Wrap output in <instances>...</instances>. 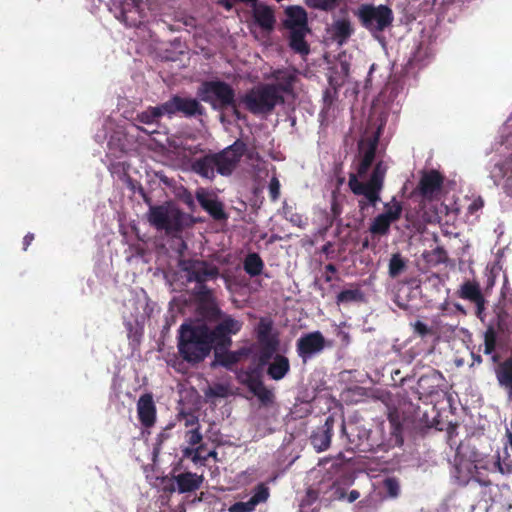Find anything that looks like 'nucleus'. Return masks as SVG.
I'll list each match as a JSON object with an SVG mask.
<instances>
[{
    "label": "nucleus",
    "instance_id": "nucleus-1",
    "mask_svg": "<svg viewBox=\"0 0 512 512\" xmlns=\"http://www.w3.org/2000/svg\"><path fill=\"white\" fill-rule=\"evenodd\" d=\"M390 437L383 439L382 431L366 428L360 422L342 423V433L346 435L349 449L359 453L387 452L403 444L402 425L391 421Z\"/></svg>",
    "mask_w": 512,
    "mask_h": 512
},
{
    "label": "nucleus",
    "instance_id": "nucleus-2",
    "mask_svg": "<svg viewBox=\"0 0 512 512\" xmlns=\"http://www.w3.org/2000/svg\"><path fill=\"white\" fill-rule=\"evenodd\" d=\"M246 150L247 145L238 139L218 153L195 159L191 166L192 171L207 179H213L215 171L222 176L231 175Z\"/></svg>",
    "mask_w": 512,
    "mask_h": 512
},
{
    "label": "nucleus",
    "instance_id": "nucleus-3",
    "mask_svg": "<svg viewBox=\"0 0 512 512\" xmlns=\"http://www.w3.org/2000/svg\"><path fill=\"white\" fill-rule=\"evenodd\" d=\"M210 328L205 324H182L179 329V353L190 363L203 361L213 346Z\"/></svg>",
    "mask_w": 512,
    "mask_h": 512
},
{
    "label": "nucleus",
    "instance_id": "nucleus-4",
    "mask_svg": "<svg viewBox=\"0 0 512 512\" xmlns=\"http://www.w3.org/2000/svg\"><path fill=\"white\" fill-rule=\"evenodd\" d=\"M386 172L387 166L379 161L366 182L360 181L355 174L349 175L348 186L350 190L354 195L363 196L362 199L358 200V207L361 212H364L370 206L375 207L381 200L380 194L384 187Z\"/></svg>",
    "mask_w": 512,
    "mask_h": 512
},
{
    "label": "nucleus",
    "instance_id": "nucleus-5",
    "mask_svg": "<svg viewBox=\"0 0 512 512\" xmlns=\"http://www.w3.org/2000/svg\"><path fill=\"white\" fill-rule=\"evenodd\" d=\"M240 101L254 115H269L277 105L284 104L285 99L275 93L273 84L267 83L251 88Z\"/></svg>",
    "mask_w": 512,
    "mask_h": 512
},
{
    "label": "nucleus",
    "instance_id": "nucleus-6",
    "mask_svg": "<svg viewBox=\"0 0 512 512\" xmlns=\"http://www.w3.org/2000/svg\"><path fill=\"white\" fill-rule=\"evenodd\" d=\"M147 219L151 226L157 230H164L169 234L183 230L186 214L170 204L157 205L150 206Z\"/></svg>",
    "mask_w": 512,
    "mask_h": 512
},
{
    "label": "nucleus",
    "instance_id": "nucleus-7",
    "mask_svg": "<svg viewBox=\"0 0 512 512\" xmlns=\"http://www.w3.org/2000/svg\"><path fill=\"white\" fill-rule=\"evenodd\" d=\"M198 97L212 108L225 110L234 104L235 90L225 81H204L198 88Z\"/></svg>",
    "mask_w": 512,
    "mask_h": 512
},
{
    "label": "nucleus",
    "instance_id": "nucleus-8",
    "mask_svg": "<svg viewBox=\"0 0 512 512\" xmlns=\"http://www.w3.org/2000/svg\"><path fill=\"white\" fill-rule=\"evenodd\" d=\"M263 367L259 364L249 366L238 373V380L259 400L261 405L269 406L274 402L275 395L267 388L262 380Z\"/></svg>",
    "mask_w": 512,
    "mask_h": 512
},
{
    "label": "nucleus",
    "instance_id": "nucleus-9",
    "mask_svg": "<svg viewBox=\"0 0 512 512\" xmlns=\"http://www.w3.org/2000/svg\"><path fill=\"white\" fill-rule=\"evenodd\" d=\"M357 15L362 26L370 32L384 31L394 19L392 10L386 5H362Z\"/></svg>",
    "mask_w": 512,
    "mask_h": 512
},
{
    "label": "nucleus",
    "instance_id": "nucleus-10",
    "mask_svg": "<svg viewBox=\"0 0 512 512\" xmlns=\"http://www.w3.org/2000/svg\"><path fill=\"white\" fill-rule=\"evenodd\" d=\"M180 268L186 273L188 282L206 283L220 276L219 268L211 262L201 259H186L180 261Z\"/></svg>",
    "mask_w": 512,
    "mask_h": 512
},
{
    "label": "nucleus",
    "instance_id": "nucleus-11",
    "mask_svg": "<svg viewBox=\"0 0 512 512\" xmlns=\"http://www.w3.org/2000/svg\"><path fill=\"white\" fill-rule=\"evenodd\" d=\"M213 315L220 318V322L211 330V337L214 343L218 345H231V335H236L243 327V322L233 318L231 315L223 314L222 311L214 307Z\"/></svg>",
    "mask_w": 512,
    "mask_h": 512
},
{
    "label": "nucleus",
    "instance_id": "nucleus-12",
    "mask_svg": "<svg viewBox=\"0 0 512 512\" xmlns=\"http://www.w3.org/2000/svg\"><path fill=\"white\" fill-rule=\"evenodd\" d=\"M326 347V339L320 331L303 334L296 342V352L305 364Z\"/></svg>",
    "mask_w": 512,
    "mask_h": 512
},
{
    "label": "nucleus",
    "instance_id": "nucleus-13",
    "mask_svg": "<svg viewBox=\"0 0 512 512\" xmlns=\"http://www.w3.org/2000/svg\"><path fill=\"white\" fill-rule=\"evenodd\" d=\"M163 109L166 115L181 113L186 117L202 116L205 113L204 107L197 99L186 98L178 95L172 96L163 103Z\"/></svg>",
    "mask_w": 512,
    "mask_h": 512
},
{
    "label": "nucleus",
    "instance_id": "nucleus-14",
    "mask_svg": "<svg viewBox=\"0 0 512 512\" xmlns=\"http://www.w3.org/2000/svg\"><path fill=\"white\" fill-rule=\"evenodd\" d=\"M444 184V176L435 169L424 171L417 185V192L427 201L438 198Z\"/></svg>",
    "mask_w": 512,
    "mask_h": 512
},
{
    "label": "nucleus",
    "instance_id": "nucleus-15",
    "mask_svg": "<svg viewBox=\"0 0 512 512\" xmlns=\"http://www.w3.org/2000/svg\"><path fill=\"white\" fill-rule=\"evenodd\" d=\"M457 296L461 299L467 300L475 305V315L481 321L485 317V303L486 300L482 294L480 284L475 280L464 281L456 292Z\"/></svg>",
    "mask_w": 512,
    "mask_h": 512
},
{
    "label": "nucleus",
    "instance_id": "nucleus-16",
    "mask_svg": "<svg viewBox=\"0 0 512 512\" xmlns=\"http://www.w3.org/2000/svg\"><path fill=\"white\" fill-rule=\"evenodd\" d=\"M445 378L442 373L435 369H430L423 374L417 381V391L419 399L428 398L437 395L445 388Z\"/></svg>",
    "mask_w": 512,
    "mask_h": 512
},
{
    "label": "nucleus",
    "instance_id": "nucleus-17",
    "mask_svg": "<svg viewBox=\"0 0 512 512\" xmlns=\"http://www.w3.org/2000/svg\"><path fill=\"white\" fill-rule=\"evenodd\" d=\"M495 327L512 342V298H505L494 308Z\"/></svg>",
    "mask_w": 512,
    "mask_h": 512
},
{
    "label": "nucleus",
    "instance_id": "nucleus-18",
    "mask_svg": "<svg viewBox=\"0 0 512 512\" xmlns=\"http://www.w3.org/2000/svg\"><path fill=\"white\" fill-rule=\"evenodd\" d=\"M335 418L330 415L323 425L318 426L310 435V443L317 452L326 451L331 444Z\"/></svg>",
    "mask_w": 512,
    "mask_h": 512
},
{
    "label": "nucleus",
    "instance_id": "nucleus-19",
    "mask_svg": "<svg viewBox=\"0 0 512 512\" xmlns=\"http://www.w3.org/2000/svg\"><path fill=\"white\" fill-rule=\"evenodd\" d=\"M137 416L141 425L151 428L157 419V409L152 393L142 394L137 401Z\"/></svg>",
    "mask_w": 512,
    "mask_h": 512
},
{
    "label": "nucleus",
    "instance_id": "nucleus-20",
    "mask_svg": "<svg viewBox=\"0 0 512 512\" xmlns=\"http://www.w3.org/2000/svg\"><path fill=\"white\" fill-rule=\"evenodd\" d=\"M196 198L200 206L217 221L226 220L227 214L224 211L223 204L217 199L209 197L205 191H198Z\"/></svg>",
    "mask_w": 512,
    "mask_h": 512
},
{
    "label": "nucleus",
    "instance_id": "nucleus-21",
    "mask_svg": "<svg viewBox=\"0 0 512 512\" xmlns=\"http://www.w3.org/2000/svg\"><path fill=\"white\" fill-rule=\"evenodd\" d=\"M177 484V491L180 494L194 492L198 490L203 483V476L193 472H183L173 476Z\"/></svg>",
    "mask_w": 512,
    "mask_h": 512
},
{
    "label": "nucleus",
    "instance_id": "nucleus-22",
    "mask_svg": "<svg viewBox=\"0 0 512 512\" xmlns=\"http://www.w3.org/2000/svg\"><path fill=\"white\" fill-rule=\"evenodd\" d=\"M267 365L266 373L270 379L275 381L282 380L290 372L289 359L282 354H276L273 361Z\"/></svg>",
    "mask_w": 512,
    "mask_h": 512
},
{
    "label": "nucleus",
    "instance_id": "nucleus-23",
    "mask_svg": "<svg viewBox=\"0 0 512 512\" xmlns=\"http://www.w3.org/2000/svg\"><path fill=\"white\" fill-rule=\"evenodd\" d=\"M484 339V354L490 355L493 363H499L501 356L495 352L498 345L497 331L494 323L488 325L483 335Z\"/></svg>",
    "mask_w": 512,
    "mask_h": 512
},
{
    "label": "nucleus",
    "instance_id": "nucleus-24",
    "mask_svg": "<svg viewBox=\"0 0 512 512\" xmlns=\"http://www.w3.org/2000/svg\"><path fill=\"white\" fill-rule=\"evenodd\" d=\"M378 147V138L370 140L366 149L363 152L361 160L357 166V175L359 177H364L368 170L370 169L372 163L374 162L376 151Z\"/></svg>",
    "mask_w": 512,
    "mask_h": 512
},
{
    "label": "nucleus",
    "instance_id": "nucleus-25",
    "mask_svg": "<svg viewBox=\"0 0 512 512\" xmlns=\"http://www.w3.org/2000/svg\"><path fill=\"white\" fill-rule=\"evenodd\" d=\"M353 32L351 22L346 18L339 19L332 25V37L339 45L346 43Z\"/></svg>",
    "mask_w": 512,
    "mask_h": 512
},
{
    "label": "nucleus",
    "instance_id": "nucleus-26",
    "mask_svg": "<svg viewBox=\"0 0 512 512\" xmlns=\"http://www.w3.org/2000/svg\"><path fill=\"white\" fill-rule=\"evenodd\" d=\"M261 344V351L257 359V364H259L260 367H265L267 364L270 363V360H273V357L276 355L279 348L280 341L279 339H271L264 342H260Z\"/></svg>",
    "mask_w": 512,
    "mask_h": 512
},
{
    "label": "nucleus",
    "instance_id": "nucleus-27",
    "mask_svg": "<svg viewBox=\"0 0 512 512\" xmlns=\"http://www.w3.org/2000/svg\"><path fill=\"white\" fill-rule=\"evenodd\" d=\"M243 268L250 277H256L262 274L264 262L258 253H249L244 259Z\"/></svg>",
    "mask_w": 512,
    "mask_h": 512
},
{
    "label": "nucleus",
    "instance_id": "nucleus-28",
    "mask_svg": "<svg viewBox=\"0 0 512 512\" xmlns=\"http://www.w3.org/2000/svg\"><path fill=\"white\" fill-rule=\"evenodd\" d=\"M166 115L163 109V103L158 106H150L136 116V120L143 124H153L158 122L159 118Z\"/></svg>",
    "mask_w": 512,
    "mask_h": 512
},
{
    "label": "nucleus",
    "instance_id": "nucleus-29",
    "mask_svg": "<svg viewBox=\"0 0 512 512\" xmlns=\"http://www.w3.org/2000/svg\"><path fill=\"white\" fill-rule=\"evenodd\" d=\"M272 330V320L268 318H261L256 328L258 342L260 343L271 339H279L278 333H272Z\"/></svg>",
    "mask_w": 512,
    "mask_h": 512
},
{
    "label": "nucleus",
    "instance_id": "nucleus-30",
    "mask_svg": "<svg viewBox=\"0 0 512 512\" xmlns=\"http://www.w3.org/2000/svg\"><path fill=\"white\" fill-rule=\"evenodd\" d=\"M363 300V293L360 288L342 290L336 296V304H348L352 302H360Z\"/></svg>",
    "mask_w": 512,
    "mask_h": 512
},
{
    "label": "nucleus",
    "instance_id": "nucleus-31",
    "mask_svg": "<svg viewBox=\"0 0 512 512\" xmlns=\"http://www.w3.org/2000/svg\"><path fill=\"white\" fill-rule=\"evenodd\" d=\"M385 211L381 213L390 223H394L401 218L403 207L402 204L396 200L395 197L392 198L390 203H386L384 205Z\"/></svg>",
    "mask_w": 512,
    "mask_h": 512
},
{
    "label": "nucleus",
    "instance_id": "nucleus-32",
    "mask_svg": "<svg viewBox=\"0 0 512 512\" xmlns=\"http://www.w3.org/2000/svg\"><path fill=\"white\" fill-rule=\"evenodd\" d=\"M391 224L382 214H379L372 221L369 231L373 235L385 236L389 233Z\"/></svg>",
    "mask_w": 512,
    "mask_h": 512
},
{
    "label": "nucleus",
    "instance_id": "nucleus-33",
    "mask_svg": "<svg viewBox=\"0 0 512 512\" xmlns=\"http://www.w3.org/2000/svg\"><path fill=\"white\" fill-rule=\"evenodd\" d=\"M205 447L206 445L202 442L195 447H184L182 449L183 457L191 459L195 464L206 462V457L203 454Z\"/></svg>",
    "mask_w": 512,
    "mask_h": 512
},
{
    "label": "nucleus",
    "instance_id": "nucleus-34",
    "mask_svg": "<svg viewBox=\"0 0 512 512\" xmlns=\"http://www.w3.org/2000/svg\"><path fill=\"white\" fill-rule=\"evenodd\" d=\"M286 13L293 26H305L307 22V14L300 6H291L287 8Z\"/></svg>",
    "mask_w": 512,
    "mask_h": 512
},
{
    "label": "nucleus",
    "instance_id": "nucleus-35",
    "mask_svg": "<svg viewBox=\"0 0 512 512\" xmlns=\"http://www.w3.org/2000/svg\"><path fill=\"white\" fill-rule=\"evenodd\" d=\"M406 268V262L400 253H395L391 256L388 266V272L390 277L396 278Z\"/></svg>",
    "mask_w": 512,
    "mask_h": 512
},
{
    "label": "nucleus",
    "instance_id": "nucleus-36",
    "mask_svg": "<svg viewBox=\"0 0 512 512\" xmlns=\"http://www.w3.org/2000/svg\"><path fill=\"white\" fill-rule=\"evenodd\" d=\"M423 256L428 263L434 265L446 263L448 260L447 251L442 246H437L433 250L425 252Z\"/></svg>",
    "mask_w": 512,
    "mask_h": 512
},
{
    "label": "nucleus",
    "instance_id": "nucleus-37",
    "mask_svg": "<svg viewBox=\"0 0 512 512\" xmlns=\"http://www.w3.org/2000/svg\"><path fill=\"white\" fill-rule=\"evenodd\" d=\"M290 47L301 54L309 53V46L305 41L303 33L300 31H293L290 36Z\"/></svg>",
    "mask_w": 512,
    "mask_h": 512
},
{
    "label": "nucleus",
    "instance_id": "nucleus-38",
    "mask_svg": "<svg viewBox=\"0 0 512 512\" xmlns=\"http://www.w3.org/2000/svg\"><path fill=\"white\" fill-rule=\"evenodd\" d=\"M216 361L225 368H231L233 365L238 363L240 357L239 354L232 351L226 352H215Z\"/></svg>",
    "mask_w": 512,
    "mask_h": 512
},
{
    "label": "nucleus",
    "instance_id": "nucleus-39",
    "mask_svg": "<svg viewBox=\"0 0 512 512\" xmlns=\"http://www.w3.org/2000/svg\"><path fill=\"white\" fill-rule=\"evenodd\" d=\"M269 495V488L266 486V484L259 483L255 487L254 493L250 498L251 503H253L254 506L256 507L258 504L266 502L269 498Z\"/></svg>",
    "mask_w": 512,
    "mask_h": 512
},
{
    "label": "nucleus",
    "instance_id": "nucleus-40",
    "mask_svg": "<svg viewBox=\"0 0 512 512\" xmlns=\"http://www.w3.org/2000/svg\"><path fill=\"white\" fill-rule=\"evenodd\" d=\"M383 488L389 498H397L400 495V482L396 477H387L383 481Z\"/></svg>",
    "mask_w": 512,
    "mask_h": 512
},
{
    "label": "nucleus",
    "instance_id": "nucleus-41",
    "mask_svg": "<svg viewBox=\"0 0 512 512\" xmlns=\"http://www.w3.org/2000/svg\"><path fill=\"white\" fill-rule=\"evenodd\" d=\"M193 294L202 303L211 301L213 297V292L206 283H196Z\"/></svg>",
    "mask_w": 512,
    "mask_h": 512
},
{
    "label": "nucleus",
    "instance_id": "nucleus-42",
    "mask_svg": "<svg viewBox=\"0 0 512 512\" xmlns=\"http://www.w3.org/2000/svg\"><path fill=\"white\" fill-rule=\"evenodd\" d=\"M493 466L501 474H512V460L509 459L508 455L501 458L500 454H497Z\"/></svg>",
    "mask_w": 512,
    "mask_h": 512
},
{
    "label": "nucleus",
    "instance_id": "nucleus-43",
    "mask_svg": "<svg viewBox=\"0 0 512 512\" xmlns=\"http://www.w3.org/2000/svg\"><path fill=\"white\" fill-rule=\"evenodd\" d=\"M309 7L323 11L333 10L338 3V0H306Z\"/></svg>",
    "mask_w": 512,
    "mask_h": 512
},
{
    "label": "nucleus",
    "instance_id": "nucleus-44",
    "mask_svg": "<svg viewBox=\"0 0 512 512\" xmlns=\"http://www.w3.org/2000/svg\"><path fill=\"white\" fill-rule=\"evenodd\" d=\"M184 438L188 444L187 447H195L202 442L203 435L200 431V428H192L185 432Z\"/></svg>",
    "mask_w": 512,
    "mask_h": 512
},
{
    "label": "nucleus",
    "instance_id": "nucleus-45",
    "mask_svg": "<svg viewBox=\"0 0 512 512\" xmlns=\"http://www.w3.org/2000/svg\"><path fill=\"white\" fill-rule=\"evenodd\" d=\"M293 81L294 77L292 75H289L284 79L283 82L273 84V86L275 87V93L277 95H282V93H291L293 90Z\"/></svg>",
    "mask_w": 512,
    "mask_h": 512
},
{
    "label": "nucleus",
    "instance_id": "nucleus-46",
    "mask_svg": "<svg viewBox=\"0 0 512 512\" xmlns=\"http://www.w3.org/2000/svg\"><path fill=\"white\" fill-rule=\"evenodd\" d=\"M411 326L413 329V333L422 338L433 334L432 328L428 327L427 324H425L424 322H422L420 320H417L414 323H411Z\"/></svg>",
    "mask_w": 512,
    "mask_h": 512
},
{
    "label": "nucleus",
    "instance_id": "nucleus-47",
    "mask_svg": "<svg viewBox=\"0 0 512 512\" xmlns=\"http://www.w3.org/2000/svg\"><path fill=\"white\" fill-rule=\"evenodd\" d=\"M255 506L253 503H251V500L249 499L246 502H236L234 503L229 511L230 512H252L255 510Z\"/></svg>",
    "mask_w": 512,
    "mask_h": 512
},
{
    "label": "nucleus",
    "instance_id": "nucleus-48",
    "mask_svg": "<svg viewBox=\"0 0 512 512\" xmlns=\"http://www.w3.org/2000/svg\"><path fill=\"white\" fill-rule=\"evenodd\" d=\"M179 415L184 419V425L186 428H200L198 416L195 414L181 412Z\"/></svg>",
    "mask_w": 512,
    "mask_h": 512
},
{
    "label": "nucleus",
    "instance_id": "nucleus-49",
    "mask_svg": "<svg viewBox=\"0 0 512 512\" xmlns=\"http://www.w3.org/2000/svg\"><path fill=\"white\" fill-rule=\"evenodd\" d=\"M173 424L167 425L156 438L155 449H161L163 443L171 437V429L173 428Z\"/></svg>",
    "mask_w": 512,
    "mask_h": 512
},
{
    "label": "nucleus",
    "instance_id": "nucleus-50",
    "mask_svg": "<svg viewBox=\"0 0 512 512\" xmlns=\"http://www.w3.org/2000/svg\"><path fill=\"white\" fill-rule=\"evenodd\" d=\"M336 95H337L336 89L327 88L324 90V92H323L324 108L329 109L331 107V105L333 104V102L335 100Z\"/></svg>",
    "mask_w": 512,
    "mask_h": 512
},
{
    "label": "nucleus",
    "instance_id": "nucleus-51",
    "mask_svg": "<svg viewBox=\"0 0 512 512\" xmlns=\"http://www.w3.org/2000/svg\"><path fill=\"white\" fill-rule=\"evenodd\" d=\"M269 194L272 200H277L280 195V183L276 177H273L269 183Z\"/></svg>",
    "mask_w": 512,
    "mask_h": 512
},
{
    "label": "nucleus",
    "instance_id": "nucleus-52",
    "mask_svg": "<svg viewBox=\"0 0 512 512\" xmlns=\"http://www.w3.org/2000/svg\"><path fill=\"white\" fill-rule=\"evenodd\" d=\"M342 213L341 205L338 203L335 197H333L331 202V214L333 220L337 219Z\"/></svg>",
    "mask_w": 512,
    "mask_h": 512
},
{
    "label": "nucleus",
    "instance_id": "nucleus-53",
    "mask_svg": "<svg viewBox=\"0 0 512 512\" xmlns=\"http://www.w3.org/2000/svg\"><path fill=\"white\" fill-rule=\"evenodd\" d=\"M483 207V200L482 199H477V200H474L468 207V210L470 213H474L476 212L477 210L481 209Z\"/></svg>",
    "mask_w": 512,
    "mask_h": 512
},
{
    "label": "nucleus",
    "instance_id": "nucleus-54",
    "mask_svg": "<svg viewBox=\"0 0 512 512\" xmlns=\"http://www.w3.org/2000/svg\"><path fill=\"white\" fill-rule=\"evenodd\" d=\"M34 240V234L33 233H27L23 238V250L26 251L32 241Z\"/></svg>",
    "mask_w": 512,
    "mask_h": 512
},
{
    "label": "nucleus",
    "instance_id": "nucleus-55",
    "mask_svg": "<svg viewBox=\"0 0 512 512\" xmlns=\"http://www.w3.org/2000/svg\"><path fill=\"white\" fill-rule=\"evenodd\" d=\"M228 108H231L232 110V113L233 115L237 118V119H241L242 118V115L239 111V108H238V104H237V101L236 99L234 98V104L233 105H229Z\"/></svg>",
    "mask_w": 512,
    "mask_h": 512
},
{
    "label": "nucleus",
    "instance_id": "nucleus-56",
    "mask_svg": "<svg viewBox=\"0 0 512 512\" xmlns=\"http://www.w3.org/2000/svg\"><path fill=\"white\" fill-rule=\"evenodd\" d=\"M164 491L167 493H173V492L177 491V484L175 483L174 479L171 483L164 486Z\"/></svg>",
    "mask_w": 512,
    "mask_h": 512
},
{
    "label": "nucleus",
    "instance_id": "nucleus-57",
    "mask_svg": "<svg viewBox=\"0 0 512 512\" xmlns=\"http://www.w3.org/2000/svg\"><path fill=\"white\" fill-rule=\"evenodd\" d=\"M360 496V493L357 491V490H352L350 491L349 495H348V501L350 503L356 501Z\"/></svg>",
    "mask_w": 512,
    "mask_h": 512
},
{
    "label": "nucleus",
    "instance_id": "nucleus-58",
    "mask_svg": "<svg viewBox=\"0 0 512 512\" xmlns=\"http://www.w3.org/2000/svg\"><path fill=\"white\" fill-rule=\"evenodd\" d=\"M325 272L326 273H330V274H334L337 272V267L332 264V263H329L325 266Z\"/></svg>",
    "mask_w": 512,
    "mask_h": 512
},
{
    "label": "nucleus",
    "instance_id": "nucleus-59",
    "mask_svg": "<svg viewBox=\"0 0 512 512\" xmlns=\"http://www.w3.org/2000/svg\"><path fill=\"white\" fill-rule=\"evenodd\" d=\"M340 335H341V338H342V342L344 344L348 345L350 343V335H349V333L341 331Z\"/></svg>",
    "mask_w": 512,
    "mask_h": 512
},
{
    "label": "nucleus",
    "instance_id": "nucleus-60",
    "mask_svg": "<svg viewBox=\"0 0 512 512\" xmlns=\"http://www.w3.org/2000/svg\"><path fill=\"white\" fill-rule=\"evenodd\" d=\"M204 457H206V461L209 459V458H213V459H217V452L215 450H211L209 451L206 455H204Z\"/></svg>",
    "mask_w": 512,
    "mask_h": 512
},
{
    "label": "nucleus",
    "instance_id": "nucleus-61",
    "mask_svg": "<svg viewBox=\"0 0 512 512\" xmlns=\"http://www.w3.org/2000/svg\"><path fill=\"white\" fill-rule=\"evenodd\" d=\"M222 6L227 9V10H230L232 9L233 5L231 2H229L228 0H224L221 2Z\"/></svg>",
    "mask_w": 512,
    "mask_h": 512
},
{
    "label": "nucleus",
    "instance_id": "nucleus-62",
    "mask_svg": "<svg viewBox=\"0 0 512 512\" xmlns=\"http://www.w3.org/2000/svg\"><path fill=\"white\" fill-rule=\"evenodd\" d=\"M473 361L475 363L481 364L482 363V357L480 355L473 354Z\"/></svg>",
    "mask_w": 512,
    "mask_h": 512
},
{
    "label": "nucleus",
    "instance_id": "nucleus-63",
    "mask_svg": "<svg viewBox=\"0 0 512 512\" xmlns=\"http://www.w3.org/2000/svg\"><path fill=\"white\" fill-rule=\"evenodd\" d=\"M142 198H143L144 202L149 205V207L153 206L152 202H151V198L147 194L145 196H143Z\"/></svg>",
    "mask_w": 512,
    "mask_h": 512
},
{
    "label": "nucleus",
    "instance_id": "nucleus-64",
    "mask_svg": "<svg viewBox=\"0 0 512 512\" xmlns=\"http://www.w3.org/2000/svg\"><path fill=\"white\" fill-rule=\"evenodd\" d=\"M324 280H325V282H331L332 276L329 273H326L324 276Z\"/></svg>",
    "mask_w": 512,
    "mask_h": 512
}]
</instances>
